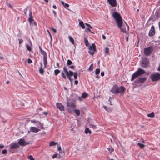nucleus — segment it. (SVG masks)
<instances>
[{
	"mask_svg": "<svg viewBox=\"0 0 160 160\" xmlns=\"http://www.w3.org/2000/svg\"><path fill=\"white\" fill-rule=\"evenodd\" d=\"M78 81L77 80H75L74 82V84L76 85H77L78 84Z\"/></svg>",
	"mask_w": 160,
	"mask_h": 160,
	"instance_id": "nucleus-62",
	"label": "nucleus"
},
{
	"mask_svg": "<svg viewBox=\"0 0 160 160\" xmlns=\"http://www.w3.org/2000/svg\"><path fill=\"white\" fill-rule=\"evenodd\" d=\"M100 72V70L99 69H96L95 71V73L97 75Z\"/></svg>",
	"mask_w": 160,
	"mask_h": 160,
	"instance_id": "nucleus-38",
	"label": "nucleus"
},
{
	"mask_svg": "<svg viewBox=\"0 0 160 160\" xmlns=\"http://www.w3.org/2000/svg\"><path fill=\"white\" fill-rule=\"evenodd\" d=\"M85 24L87 26H88V27L89 28H91L92 29V27H91V26L90 25V24H88V23H85Z\"/></svg>",
	"mask_w": 160,
	"mask_h": 160,
	"instance_id": "nucleus-49",
	"label": "nucleus"
},
{
	"mask_svg": "<svg viewBox=\"0 0 160 160\" xmlns=\"http://www.w3.org/2000/svg\"><path fill=\"white\" fill-rule=\"evenodd\" d=\"M84 41L85 45L87 46H88L89 43L87 39H86L85 38H84Z\"/></svg>",
	"mask_w": 160,
	"mask_h": 160,
	"instance_id": "nucleus-30",
	"label": "nucleus"
},
{
	"mask_svg": "<svg viewBox=\"0 0 160 160\" xmlns=\"http://www.w3.org/2000/svg\"><path fill=\"white\" fill-rule=\"evenodd\" d=\"M18 144L21 146H25L27 145H28L29 143L25 141L24 139L21 138L19 139L18 142Z\"/></svg>",
	"mask_w": 160,
	"mask_h": 160,
	"instance_id": "nucleus-7",
	"label": "nucleus"
},
{
	"mask_svg": "<svg viewBox=\"0 0 160 160\" xmlns=\"http://www.w3.org/2000/svg\"><path fill=\"white\" fill-rule=\"evenodd\" d=\"M155 33V31L154 29V26H152L151 28V29L149 31L148 35L150 36H153Z\"/></svg>",
	"mask_w": 160,
	"mask_h": 160,
	"instance_id": "nucleus-12",
	"label": "nucleus"
},
{
	"mask_svg": "<svg viewBox=\"0 0 160 160\" xmlns=\"http://www.w3.org/2000/svg\"><path fill=\"white\" fill-rule=\"evenodd\" d=\"M73 77L75 79H77L78 77V73L77 72H74L73 73Z\"/></svg>",
	"mask_w": 160,
	"mask_h": 160,
	"instance_id": "nucleus-36",
	"label": "nucleus"
},
{
	"mask_svg": "<svg viewBox=\"0 0 160 160\" xmlns=\"http://www.w3.org/2000/svg\"><path fill=\"white\" fill-rule=\"evenodd\" d=\"M18 40H19V44H21L23 42V40L21 38L19 39Z\"/></svg>",
	"mask_w": 160,
	"mask_h": 160,
	"instance_id": "nucleus-48",
	"label": "nucleus"
},
{
	"mask_svg": "<svg viewBox=\"0 0 160 160\" xmlns=\"http://www.w3.org/2000/svg\"><path fill=\"white\" fill-rule=\"evenodd\" d=\"M19 147L18 143H13L11 144L10 145L9 151L12 153L14 152L13 149H18Z\"/></svg>",
	"mask_w": 160,
	"mask_h": 160,
	"instance_id": "nucleus-4",
	"label": "nucleus"
},
{
	"mask_svg": "<svg viewBox=\"0 0 160 160\" xmlns=\"http://www.w3.org/2000/svg\"><path fill=\"white\" fill-rule=\"evenodd\" d=\"M125 90L123 86H122L120 87H118V93H123L125 92Z\"/></svg>",
	"mask_w": 160,
	"mask_h": 160,
	"instance_id": "nucleus-13",
	"label": "nucleus"
},
{
	"mask_svg": "<svg viewBox=\"0 0 160 160\" xmlns=\"http://www.w3.org/2000/svg\"><path fill=\"white\" fill-rule=\"evenodd\" d=\"M112 16L115 19L118 28L121 29L122 32L124 33L126 32V28H127L128 30L129 26L126 24V25L122 28V20L120 15L117 12H115L113 13Z\"/></svg>",
	"mask_w": 160,
	"mask_h": 160,
	"instance_id": "nucleus-1",
	"label": "nucleus"
},
{
	"mask_svg": "<svg viewBox=\"0 0 160 160\" xmlns=\"http://www.w3.org/2000/svg\"><path fill=\"white\" fill-rule=\"evenodd\" d=\"M139 76H140L145 73V71L143 69L139 68L137 71H136Z\"/></svg>",
	"mask_w": 160,
	"mask_h": 160,
	"instance_id": "nucleus-16",
	"label": "nucleus"
},
{
	"mask_svg": "<svg viewBox=\"0 0 160 160\" xmlns=\"http://www.w3.org/2000/svg\"><path fill=\"white\" fill-rule=\"evenodd\" d=\"M53 12L54 14V15L55 17L56 16V13L54 10H53Z\"/></svg>",
	"mask_w": 160,
	"mask_h": 160,
	"instance_id": "nucleus-58",
	"label": "nucleus"
},
{
	"mask_svg": "<svg viewBox=\"0 0 160 160\" xmlns=\"http://www.w3.org/2000/svg\"><path fill=\"white\" fill-rule=\"evenodd\" d=\"M40 129L38 128H37L34 127H31L30 128V132H37L40 131Z\"/></svg>",
	"mask_w": 160,
	"mask_h": 160,
	"instance_id": "nucleus-14",
	"label": "nucleus"
},
{
	"mask_svg": "<svg viewBox=\"0 0 160 160\" xmlns=\"http://www.w3.org/2000/svg\"><path fill=\"white\" fill-rule=\"evenodd\" d=\"M74 111L77 115L78 116L80 115V111L78 109L75 110Z\"/></svg>",
	"mask_w": 160,
	"mask_h": 160,
	"instance_id": "nucleus-35",
	"label": "nucleus"
},
{
	"mask_svg": "<svg viewBox=\"0 0 160 160\" xmlns=\"http://www.w3.org/2000/svg\"><path fill=\"white\" fill-rule=\"evenodd\" d=\"M8 6L9 7L11 8L12 9V6L10 4H8Z\"/></svg>",
	"mask_w": 160,
	"mask_h": 160,
	"instance_id": "nucleus-53",
	"label": "nucleus"
},
{
	"mask_svg": "<svg viewBox=\"0 0 160 160\" xmlns=\"http://www.w3.org/2000/svg\"><path fill=\"white\" fill-rule=\"evenodd\" d=\"M28 63L29 64H30L32 63V60L30 58L28 59Z\"/></svg>",
	"mask_w": 160,
	"mask_h": 160,
	"instance_id": "nucleus-47",
	"label": "nucleus"
},
{
	"mask_svg": "<svg viewBox=\"0 0 160 160\" xmlns=\"http://www.w3.org/2000/svg\"><path fill=\"white\" fill-rule=\"evenodd\" d=\"M103 108L106 110L108 111L107 109H108V108L106 106H103Z\"/></svg>",
	"mask_w": 160,
	"mask_h": 160,
	"instance_id": "nucleus-56",
	"label": "nucleus"
},
{
	"mask_svg": "<svg viewBox=\"0 0 160 160\" xmlns=\"http://www.w3.org/2000/svg\"><path fill=\"white\" fill-rule=\"evenodd\" d=\"M28 158L30 160H35L33 158L32 155H30L28 156Z\"/></svg>",
	"mask_w": 160,
	"mask_h": 160,
	"instance_id": "nucleus-43",
	"label": "nucleus"
},
{
	"mask_svg": "<svg viewBox=\"0 0 160 160\" xmlns=\"http://www.w3.org/2000/svg\"><path fill=\"white\" fill-rule=\"evenodd\" d=\"M57 144V143L56 142L54 141H51L50 142L49 145L50 146H52L56 145Z\"/></svg>",
	"mask_w": 160,
	"mask_h": 160,
	"instance_id": "nucleus-22",
	"label": "nucleus"
},
{
	"mask_svg": "<svg viewBox=\"0 0 160 160\" xmlns=\"http://www.w3.org/2000/svg\"><path fill=\"white\" fill-rule=\"evenodd\" d=\"M0 59L1 60H3L4 59V58L3 57L0 56Z\"/></svg>",
	"mask_w": 160,
	"mask_h": 160,
	"instance_id": "nucleus-63",
	"label": "nucleus"
},
{
	"mask_svg": "<svg viewBox=\"0 0 160 160\" xmlns=\"http://www.w3.org/2000/svg\"><path fill=\"white\" fill-rule=\"evenodd\" d=\"M47 31L48 32V33H49V36H50V37L51 39L52 38V37L51 35V34L49 32V31L48 30H47Z\"/></svg>",
	"mask_w": 160,
	"mask_h": 160,
	"instance_id": "nucleus-57",
	"label": "nucleus"
},
{
	"mask_svg": "<svg viewBox=\"0 0 160 160\" xmlns=\"http://www.w3.org/2000/svg\"><path fill=\"white\" fill-rule=\"evenodd\" d=\"M96 50L95 45L93 43L92 45L90 46L89 48L88 52L91 55H93Z\"/></svg>",
	"mask_w": 160,
	"mask_h": 160,
	"instance_id": "nucleus-5",
	"label": "nucleus"
},
{
	"mask_svg": "<svg viewBox=\"0 0 160 160\" xmlns=\"http://www.w3.org/2000/svg\"><path fill=\"white\" fill-rule=\"evenodd\" d=\"M107 149L108 151L111 153H112L114 151L113 148L111 147L108 148Z\"/></svg>",
	"mask_w": 160,
	"mask_h": 160,
	"instance_id": "nucleus-32",
	"label": "nucleus"
},
{
	"mask_svg": "<svg viewBox=\"0 0 160 160\" xmlns=\"http://www.w3.org/2000/svg\"><path fill=\"white\" fill-rule=\"evenodd\" d=\"M147 79V78L146 77H140L139 78L138 80V82L139 83H143Z\"/></svg>",
	"mask_w": 160,
	"mask_h": 160,
	"instance_id": "nucleus-17",
	"label": "nucleus"
},
{
	"mask_svg": "<svg viewBox=\"0 0 160 160\" xmlns=\"http://www.w3.org/2000/svg\"><path fill=\"white\" fill-rule=\"evenodd\" d=\"M57 156V154H54L52 155V158H56Z\"/></svg>",
	"mask_w": 160,
	"mask_h": 160,
	"instance_id": "nucleus-52",
	"label": "nucleus"
},
{
	"mask_svg": "<svg viewBox=\"0 0 160 160\" xmlns=\"http://www.w3.org/2000/svg\"><path fill=\"white\" fill-rule=\"evenodd\" d=\"M93 64H91V65H90V66H89V67L88 69V70L89 71H91L93 69Z\"/></svg>",
	"mask_w": 160,
	"mask_h": 160,
	"instance_id": "nucleus-39",
	"label": "nucleus"
},
{
	"mask_svg": "<svg viewBox=\"0 0 160 160\" xmlns=\"http://www.w3.org/2000/svg\"><path fill=\"white\" fill-rule=\"evenodd\" d=\"M85 133L86 134H87L89 133V134H91V132L90 131L88 128H87L85 129Z\"/></svg>",
	"mask_w": 160,
	"mask_h": 160,
	"instance_id": "nucleus-27",
	"label": "nucleus"
},
{
	"mask_svg": "<svg viewBox=\"0 0 160 160\" xmlns=\"http://www.w3.org/2000/svg\"><path fill=\"white\" fill-rule=\"evenodd\" d=\"M149 62V61L147 58H144L142 59L141 63V66L143 68H146L148 67Z\"/></svg>",
	"mask_w": 160,
	"mask_h": 160,
	"instance_id": "nucleus-8",
	"label": "nucleus"
},
{
	"mask_svg": "<svg viewBox=\"0 0 160 160\" xmlns=\"http://www.w3.org/2000/svg\"><path fill=\"white\" fill-rule=\"evenodd\" d=\"M4 147V146L3 145L0 144V149Z\"/></svg>",
	"mask_w": 160,
	"mask_h": 160,
	"instance_id": "nucleus-55",
	"label": "nucleus"
},
{
	"mask_svg": "<svg viewBox=\"0 0 160 160\" xmlns=\"http://www.w3.org/2000/svg\"><path fill=\"white\" fill-rule=\"evenodd\" d=\"M79 25L82 27L83 29L85 28V26L83 22L82 21H80L79 22Z\"/></svg>",
	"mask_w": 160,
	"mask_h": 160,
	"instance_id": "nucleus-26",
	"label": "nucleus"
},
{
	"mask_svg": "<svg viewBox=\"0 0 160 160\" xmlns=\"http://www.w3.org/2000/svg\"><path fill=\"white\" fill-rule=\"evenodd\" d=\"M157 6H159L160 5V0H159L158 1V2L157 3Z\"/></svg>",
	"mask_w": 160,
	"mask_h": 160,
	"instance_id": "nucleus-60",
	"label": "nucleus"
},
{
	"mask_svg": "<svg viewBox=\"0 0 160 160\" xmlns=\"http://www.w3.org/2000/svg\"><path fill=\"white\" fill-rule=\"evenodd\" d=\"M56 106L61 111L64 110V107L61 103L58 102L56 103Z\"/></svg>",
	"mask_w": 160,
	"mask_h": 160,
	"instance_id": "nucleus-15",
	"label": "nucleus"
},
{
	"mask_svg": "<svg viewBox=\"0 0 160 160\" xmlns=\"http://www.w3.org/2000/svg\"><path fill=\"white\" fill-rule=\"evenodd\" d=\"M150 77L153 82L158 81L160 79V74L158 72L151 74Z\"/></svg>",
	"mask_w": 160,
	"mask_h": 160,
	"instance_id": "nucleus-3",
	"label": "nucleus"
},
{
	"mask_svg": "<svg viewBox=\"0 0 160 160\" xmlns=\"http://www.w3.org/2000/svg\"><path fill=\"white\" fill-rule=\"evenodd\" d=\"M61 3L63 5V6L66 8L69 7V5L67 3H64L62 1H61Z\"/></svg>",
	"mask_w": 160,
	"mask_h": 160,
	"instance_id": "nucleus-21",
	"label": "nucleus"
},
{
	"mask_svg": "<svg viewBox=\"0 0 160 160\" xmlns=\"http://www.w3.org/2000/svg\"><path fill=\"white\" fill-rule=\"evenodd\" d=\"M29 44H30V46L28 45L27 44H26V48H27V50H28L29 51H31L32 48H31V47L32 46V44L31 42L30 41H29Z\"/></svg>",
	"mask_w": 160,
	"mask_h": 160,
	"instance_id": "nucleus-19",
	"label": "nucleus"
},
{
	"mask_svg": "<svg viewBox=\"0 0 160 160\" xmlns=\"http://www.w3.org/2000/svg\"><path fill=\"white\" fill-rule=\"evenodd\" d=\"M32 13L30 11L29 13V18H32Z\"/></svg>",
	"mask_w": 160,
	"mask_h": 160,
	"instance_id": "nucleus-46",
	"label": "nucleus"
},
{
	"mask_svg": "<svg viewBox=\"0 0 160 160\" xmlns=\"http://www.w3.org/2000/svg\"><path fill=\"white\" fill-rule=\"evenodd\" d=\"M109 4L112 7H116L117 5L116 0H107Z\"/></svg>",
	"mask_w": 160,
	"mask_h": 160,
	"instance_id": "nucleus-11",
	"label": "nucleus"
},
{
	"mask_svg": "<svg viewBox=\"0 0 160 160\" xmlns=\"http://www.w3.org/2000/svg\"><path fill=\"white\" fill-rule=\"evenodd\" d=\"M60 72V70L58 69H55L54 71V73L55 75H57Z\"/></svg>",
	"mask_w": 160,
	"mask_h": 160,
	"instance_id": "nucleus-28",
	"label": "nucleus"
},
{
	"mask_svg": "<svg viewBox=\"0 0 160 160\" xmlns=\"http://www.w3.org/2000/svg\"><path fill=\"white\" fill-rule=\"evenodd\" d=\"M118 86L116 85H114L111 89L110 91L113 94H116L118 93Z\"/></svg>",
	"mask_w": 160,
	"mask_h": 160,
	"instance_id": "nucleus-10",
	"label": "nucleus"
},
{
	"mask_svg": "<svg viewBox=\"0 0 160 160\" xmlns=\"http://www.w3.org/2000/svg\"><path fill=\"white\" fill-rule=\"evenodd\" d=\"M138 74L136 72H135L132 75L131 79V81H133L135 78H137L139 76Z\"/></svg>",
	"mask_w": 160,
	"mask_h": 160,
	"instance_id": "nucleus-18",
	"label": "nucleus"
},
{
	"mask_svg": "<svg viewBox=\"0 0 160 160\" xmlns=\"http://www.w3.org/2000/svg\"><path fill=\"white\" fill-rule=\"evenodd\" d=\"M41 53L43 55V58H47V56L46 53L43 50L41 52Z\"/></svg>",
	"mask_w": 160,
	"mask_h": 160,
	"instance_id": "nucleus-25",
	"label": "nucleus"
},
{
	"mask_svg": "<svg viewBox=\"0 0 160 160\" xmlns=\"http://www.w3.org/2000/svg\"><path fill=\"white\" fill-rule=\"evenodd\" d=\"M88 96V94L86 93H83L82 95V97L83 98H86L87 96Z\"/></svg>",
	"mask_w": 160,
	"mask_h": 160,
	"instance_id": "nucleus-37",
	"label": "nucleus"
},
{
	"mask_svg": "<svg viewBox=\"0 0 160 160\" xmlns=\"http://www.w3.org/2000/svg\"><path fill=\"white\" fill-rule=\"evenodd\" d=\"M47 58H43V62L44 65V68H45L46 66L47 65Z\"/></svg>",
	"mask_w": 160,
	"mask_h": 160,
	"instance_id": "nucleus-24",
	"label": "nucleus"
},
{
	"mask_svg": "<svg viewBox=\"0 0 160 160\" xmlns=\"http://www.w3.org/2000/svg\"><path fill=\"white\" fill-rule=\"evenodd\" d=\"M89 127L90 128H92L93 129H95L96 128V126L92 124H90L89 125Z\"/></svg>",
	"mask_w": 160,
	"mask_h": 160,
	"instance_id": "nucleus-42",
	"label": "nucleus"
},
{
	"mask_svg": "<svg viewBox=\"0 0 160 160\" xmlns=\"http://www.w3.org/2000/svg\"><path fill=\"white\" fill-rule=\"evenodd\" d=\"M109 49L108 48H106L105 49V52L106 54H107L108 53Z\"/></svg>",
	"mask_w": 160,
	"mask_h": 160,
	"instance_id": "nucleus-40",
	"label": "nucleus"
},
{
	"mask_svg": "<svg viewBox=\"0 0 160 160\" xmlns=\"http://www.w3.org/2000/svg\"><path fill=\"white\" fill-rule=\"evenodd\" d=\"M28 21L29 22L30 24L32 25V23L34 22L33 19H32V18H28Z\"/></svg>",
	"mask_w": 160,
	"mask_h": 160,
	"instance_id": "nucleus-31",
	"label": "nucleus"
},
{
	"mask_svg": "<svg viewBox=\"0 0 160 160\" xmlns=\"http://www.w3.org/2000/svg\"><path fill=\"white\" fill-rule=\"evenodd\" d=\"M67 106L68 107V111L71 113L72 112L71 108H72V109L74 110L75 108V105L73 103L69 104L68 102H67Z\"/></svg>",
	"mask_w": 160,
	"mask_h": 160,
	"instance_id": "nucleus-9",
	"label": "nucleus"
},
{
	"mask_svg": "<svg viewBox=\"0 0 160 160\" xmlns=\"http://www.w3.org/2000/svg\"><path fill=\"white\" fill-rule=\"evenodd\" d=\"M104 73L103 72H102L101 73V75L102 76H104Z\"/></svg>",
	"mask_w": 160,
	"mask_h": 160,
	"instance_id": "nucleus-54",
	"label": "nucleus"
},
{
	"mask_svg": "<svg viewBox=\"0 0 160 160\" xmlns=\"http://www.w3.org/2000/svg\"><path fill=\"white\" fill-rule=\"evenodd\" d=\"M7 153V151L6 149L3 150L2 152V154H5Z\"/></svg>",
	"mask_w": 160,
	"mask_h": 160,
	"instance_id": "nucleus-44",
	"label": "nucleus"
},
{
	"mask_svg": "<svg viewBox=\"0 0 160 160\" xmlns=\"http://www.w3.org/2000/svg\"><path fill=\"white\" fill-rule=\"evenodd\" d=\"M102 37L103 39L105 40L106 39V37L104 35H102Z\"/></svg>",
	"mask_w": 160,
	"mask_h": 160,
	"instance_id": "nucleus-61",
	"label": "nucleus"
},
{
	"mask_svg": "<svg viewBox=\"0 0 160 160\" xmlns=\"http://www.w3.org/2000/svg\"><path fill=\"white\" fill-rule=\"evenodd\" d=\"M63 69L64 72L65 73L67 78L71 82L72 81L71 77L73 75V72L71 70L68 71L65 67H64Z\"/></svg>",
	"mask_w": 160,
	"mask_h": 160,
	"instance_id": "nucleus-2",
	"label": "nucleus"
},
{
	"mask_svg": "<svg viewBox=\"0 0 160 160\" xmlns=\"http://www.w3.org/2000/svg\"><path fill=\"white\" fill-rule=\"evenodd\" d=\"M137 145L138 146H139V147L140 148H144V147H145V145L143 144H141L140 143H137Z\"/></svg>",
	"mask_w": 160,
	"mask_h": 160,
	"instance_id": "nucleus-33",
	"label": "nucleus"
},
{
	"mask_svg": "<svg viewBox=\"0 0 160 160\" xmlns=\"http://www.w3.org/2000/svg\"><path fill=\"white\" fill-rule=\"evenodd\" d=\"M68 38L69 41L72 43V44H74V40L70 36H69Z\"/></svg>",
	"mask_w": 160,
	"mask_h": 160,
	"instance_id": "nucleus-29",
	"label": "nucleus"
},
{
	"mask_svg": "<svg viewBox=\"0 0 160 160\" xmlns=\"http://www.w3.org/2000/svg\"><path fill=\"white\" fill-rule=\"evenodd\" d=\"M153 50V48L152 47L145 48L144 49V54L147 56L150 55L152 53Z\"/></svg>",
	"mask_w": 160,
	"mask_h": 160,
	"instance_id": "nucleus-6",
	"label": "nucleus"
},
{
	"mask_svg": "<svg viewBox=\"0 0 160 160\" xmlns=\"http://www.w3.org/2000/svg\"><path fill=\"white\" fill-rule=\"evenodd\" d=\"M58 150L59 151V152L60 153H61V152H60V151L61 150V147L60 146H59V147H58Z\"/></svg>",
	"mask_w": 160,
	"mask_h": 160,
	"instance_id": "nucleus-50",
	"label": "nucleus"
},
{
	"mask_svg": "<svg viewBox=\"0 0 160 160\" xmlns=\"http://www.w3.org/2000/svg\"><path fill=\"white\" fill-rule=\"evenodd\" d=\"M39 72L41 74H43L44 72V70L42 68V64H41V67L39 69Z\"/></svg>",
	"mask_w": 160,
	"mask_h": 160,
	"instance_id": "nucleus-20",
	"label": "nucleus"
},
{
	"mask_svg": "<svg viewBox=\"0 0 160 160\" xmlns=\"http://www.w3.org/2000/svg\"><path fill=\"white\" fill-rule=\"evenodd\" d=\"M39 49L40 51V52L41 51L43 50H42V48H41V47L40 46H39Z\"/></svg>",
	"mask_w": 160,
	"mask_h": 160,
	"instance_id": "nucleus-64",
	"label": "nucleus"
},
{
	"mask_svg": "<svg viewBox=\"0 0 160 160\" xmlns=\"http://www.w3.org/2000/svg\"><path fill=\"white\" fill-rule=\"evenodd\" d=\"M69 68L71 69H73L74 68V66H73L72 65V66H70L69 67Z\"/></svg>",
	"mask_w": 160,
	"mask_h": 160,
	"instance_id": "nucleus-59",
	"label": "nucleus"
},
{
	"mask_svg": "<svg viewBox=\"0 0 160 160\" xmlns=\"http://www.w3.org/2000/svg\"><path fill=\"white\" fill-rule=\"evenodd\" d=\"M61 75L62 76V78L64 79H66V76H65V75L64 74V73L63 72H61Z\"/></svg>",
	"mask_w": 160,
	"mask_h": 160,
	"instance_id": "nucleus-41",
	"label": "nucleus"
},
{
	"mask_svg": "<svg viewBox=\"0 0 160 160\" xmlns=\"http://www.w3.org/2000/svg\"><path fill=\"white\" fill-rule=\"evenodd\" d=\"M85 30L86 31V32H91V30H90V29L89 28H86L85 29Z\"/></svg>",
	"mask_w": 160,
	"mask_h": 160,
	"instance_id": "nucleus-45",
	"label": "nucleus"
},
{
	"mask_svg": "<svg viewBox=\"0 0 160 160\" xmlns=\"http://www.w3.org/2000/svg\"><path fill=\"white\" fill-rule=\"evenodd\" d=\"M72 62L70 60H68L67 61V64L68 66H69L72 64Z\"/></svg>",
	"mask_w": 160,
	"mask_h": 160,
	"instance_id": "nucleus-34",
	"label": "nucleus"
},
{
	"mask_svg": "<svg viewBox=\"0 0 160 160\" xmlns=\"http://www.w3.org/2000/svg\"><path fill=\"white\" fill-rule=\"evenodd\" d=\"M51 30L54 32V33H56V29L53 28H51Z\"/></svg>",
	"mask_w": 160,
	"mask_h": 160,
	"instance_id": "nucleus-51",
	"label": "nucleus"
},
{
	"mask_svg": "<svg viewBox=\"0 0 160 160\" xmlns=\"http://www.w3.org/2000/svg\"><path fill=\"white\" fill-rule=\"evenodd\" d=\"M147 116L149 117L153 118L155 116V114L154 112H152L151 113L148 114Z\"/></svg>",
	"mask_w": 160,
	"mask_h": 160,
	"instance_id": "nucleus-23",
	"label": "nucleus"
}]
</instances>
